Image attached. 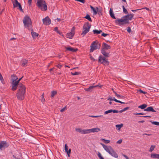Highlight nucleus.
<instances>
[{"label":"nucleus","mask_w":159,"mask_h":159,"mask_svg":"<svg viewBox=\"0 0 159 159\" xmlns=\"http://www.w3.org/2000/svg\"><path fill=\"white\" fill-rule=\"evenodd\" d=\"M26 87L21 83L19 84L18 90L16 94L17 98L20 100H23L25 95Z\"/></svg>","instance_id":"f257e3e1"},{"label":"nucleus","mask_w":159,"mask_h":159,"mask_svg":"<svg viewBox=\"0 0 159 159\" xmlns=\"http://www.w3.org/2000/svg\"><path fill=\"white\" fill-rule=\"evenodd\" d=\"M134 15L132 14H129L122 17L121 19H117L115 20L116 23L119 25H124L129 24V20H131L133 17Z\"/></svg>","instance_id":"f03ea898"},{"label":"nucleus","mask_w":159,"mask_h":159,"mask_svg":"<svg viewBox=\"0 0 159 159\" xmlns=\"http://www.w3.org/2000/svg\"><path fill=\"white\" fill-rule=\"evenodd\" d=\"M100 144L104 149L111 156L116 158L118 157L117 154L111 146H107L102 143Z\"/></svg>","instance_id":"7ed1b4c3"},{"label":"nucleus","mask_w":159,"mask_h":159,"mask_svg":"<svg viewBox=\"0 0 159 159\" xmlns=\"http://www.w3.org/2000/svg\"><path fill=\"white\" fill-rule=\"evenodd\" d=\"M23 22L25 28L30 29L31 28V21L30 19L28 16H25L23 20Z\"/></svg>","instance_id":"20e7f679"},{"label":"nucleus","mask_w":159,"mask_h":159,"mask_svg":"<svg viewBox=\"0 0 159 159\" xmlns=\"http://www.w3.org/2000/svg\"><path fill=\"white\" fill-rule=\"evenodd\" d=\"M38 7L43 11H46L47 9V6L44 0H38L37 1Z\"/></svg>","instance_id":"39448f33"},{"label":"nucleus","mask_w":159,"mask_h":159,"mask_svg":"<svg viewBox=\"0 0 159 159\" xmlns=\"http://www.w3.org/2000/svg\"><path fill=\"white\" fill-rule=\"evenodd\" d=\"M91 25L88 22L86 23L84 25L82 33L81 35L84 36L88 32L91 27Z\"/></svg>","instance_id":"423d86ee"},{"label":"nucleus","mask_w":159,"mask_h":159,"mask_svg":"<svg viewBox=\"0 0 159 159\" xmlns=\"http://www.w3.org/2000/svg\"><path fill=\"white\" fill-rule=\"evenodd\" d=\"M100 44H98V42L94 41L93 42L90 46V51L91 52H93L94 50L97 49H99L100 47Z\"/></svg>","instance_id":"0eeeda50"},{"label":"nucleus","mask_w":159,"mask_h":159,"mask_svg":"<svg viewBox=\"0 0 159 159\" xmlns=\"http://www.w3.org/2000/svg\"><path fill=\"white\" fill-rule=\"evenodd\" d=\"M43 23L45 25H49L51 23V20L48 16H46L42 19Z\"/></svg>","instance_id":"6e6552de"},{"label":"nucleus","mask_w":159,"mask_h":159,"mask_svg":"<svg viewBox=\"0 0 159 159\" xmlns=\"http://www.w3.org/2000/svg\"><path fill=\"white\" fill-rule=\"evenodd\" d=\"M75 28L73 27L71 30V32L68 33L66 34L67 37L69 39H71L74 36L75 34Z\"/></svg>","instance_id":"1a4fd4ad"},{"label":"nucleus","mask_w":159,"mask_h":159,"mask_svg":"<svg viewBox=\"0 0 159 159\" xmlns=\"http://www.w3.org/2000/svg\"><path fill=\"white\" fill-rule=\"evenodd\" d=\"M19 84H18L16 81H12V87L11 89L14 91L16 90L19 86Z\"/></svg>","instance_id":"9d476101"},{"label":"nucleus","mask_w":159,"mask_h":159,"mask_svg":"<svg viewBox=\"0 0 159 159\" xmlns=\"http://www.w3.org/2000/svg\"><path fill=\"white\" fill-rule=\"evenodd\" d=\"M9 145L5 141H2L0 142V150H2L3 148H5L8 147Z\"/></svg>","instance_id":"9b49d317"},{"label":"nucleus","mask_w":159,"mask_h":159,"mask_svg":"<svg viewBox=\"0 0 159 159\" xmlns=\"http://www.w3.org/2000/svg\"><path fill=\"white\" fill-rule=\"evenodd\" d=\"M101 129L98 128H94L91 129H87V134L90 133H94L95 132H98L100 131Z\"/></svg>","instance_id":"f8f14e48"},{"label":"nucleus","mask_w":159,"mask_h":159,"mask_svg":"<svg viewBox=\"0 0 159 159\" xmlns=\"http://www.w3.org/2000/svg\"><path fill=\"white\" fill-rule=\"evenodd\" d=\"M98 61L104 65L106 64H108L109 61L106 60L105 57H99Z\"/></svg>","instance_id":"ddd939ff"},{"label":"nucleus","mask_w":159,"mask_h":159,"mask_svg":"<svg viewBox=\"0 0 159 159\" xmlns=\"http://www.w3.org/2000/svg\"><path fill=\"white\" fill-rule=\"evenodd\" d=\"M111 48V47L110 45L104 43L102 44V50H106L110 49Z\"/></svg>","instance_id":"4468645a"},{"label":"nucleus","mask_w":159,"mask_h":159,"mask_svg":"<svg viewBox=\"0 0 159 159\" xmlns=\"http://www.w3.org/2000/svg\"><path fill=\"white\" fill-rule=\"evenodd\" d=\"M75 130L76 131L82 134H87V129H82L81 128H76Z\"/></svg>","instance_id":"2eb2a0df"},{"label":"nucleus","mask_w":159,"mask_h":159,"mask_svg":"<svg viewBox=\"0 0 159 159\" xmlns=\"http://www.w3.org/2000/svg\"><path fill=\"white\" fill-rule=\"evenodd\" d=\"M112 112H113L114 113H118V110H116L110 109L108 110L105 111L104 112V114L106 115L107 114L111 113Z\"/></svg>","instance_id":"dca6fc26"},{"label":"nucleus","mask_w":159,"mask_h":159,"mask_svg":"<svg viewBox=\"0 0 159 159\" xmlns=\"http://www.w3.org/2000/svg\"><path fill=\"white\" fill-rule=\"evenodd\" d=\"M66 48L67 51L72 52H76L78 50L77 49H74L70 46L67 47H66Z\"/></svg>","instance_id":"f3484780"},{"label":"nucleus","mask_w":159,"mask_h":159,"mask_svg":"<svg viewBox=\"0 0 159 159\" xmlns=\"http://www.w3.org/2000/svg\"><path fill=\"white\" fill-rule=\"evenodd\" d=\"M98 86H99V85H96L94 86H90L88 88L85 89L84 90L86 91L91 92L92 91L93 88L97 87Z\"/></svg>","instance_id":"a211bd4d"},{"label":"nucleus","mask_w":159,"mask_h":159,"mask_svg":"<svg viewBox=\"0 0 159 159\" xmlns=\"http://www.w3.org/2000/svg\"><path fill=\"white\" fill-rule=\"evenodd\" d=\"M144 111L156 112V111L153 109L152 107H149L144 109Z\"/></svg>","instance_id":"6ab92c4d"},{"label":"nucleus","mask_w":159,"mask_h":159,"mask_svg":"<svg viewBox=\"0 0 159 159\" xmlns=\"http://www.w3.org/2000/svg\"><path fill=\"white\" fill-rule=\"evenodd\" d=\"M12 2L14 8L16 7H18L20 4L18 2L17 0H15L13 1H12Z\"/></svg>","instance_id":"aec40b11"},{"label":"nucleus","mask_w":159,"mask_h":159,"mask_svg":"<svg viewBox=\"0 0 159 159\" xmlns=\"http://www.w3.org/2000/svg\"><path fill=\"white\" fill-rule=\"evenodd\" d=\"M151 157L153 158L159 159V154L152 153L151 154Z\"/></svg>","instance_id":"412c9836"},{"label":"nucleus","mask_w":159,"mask_h":159,"mask_svg":"<svg viewBox=\"0 0 159 159\" xmlns=\"http://www.w3.org/2000/svg\"><path fill=\"white\" fill-rule=\"evenodd\" d=\"M101 52L102 53L105 57H109V52H107L106 51V50H102Z\"/></svg>","instance_id":"4be33fe9"},{"label":"nucleus","mask_w":159,"mask_h":159,"mask_svg":"<svg viewBox=\"0 0 159 159\" xmlns=\"http://www.w3.org/2000/svg\"><path fill=\"white\" fill-rule=\"evenodd\" d=\"M110 14L111 17L114 19H116V18L114 14L112 11L111 8L110 10Z\"/></svg>","instance_id":"5701e85b"},{"label":"nucleus","mask_w":159,"mask_h":159,"mask_svg":"<svg viewBox=\"0 0 159 159\" xmlns=\"http://www.w3.org/2000/svg\"><path fill=\"white\" fill-rule=\"evenodd\" d=\"M11 80L12 81H16V80L18 79L17 77L15 75L13 74L11 75Z\"/></svg>","instance_id":"b1692460"},{"label":"nucleus","mask_w":159,"mask_h":159,"mask_svg":"<svg viewBox=\"0 0 159 159\" xmlns=\"http://www.w3.org/2000/svg\"><path fill=\"white\" fill-rule=\"evenodd\" d=\"M93 34H100L102 32V30H93Z\"/></svg>","instance_id":"393cba45"},{"label":"nucleus","mask_w":159,"mask_h":159,"mask_svg":"<svg viewBox=\"0 0 159 159\" xmlns=\"http://www.w3.org/2000/svg\"><path fill=\"white\" fill-rule=\"evenodd\" d=\"M147 107V105L146 104H143L141 105H140L138 107V108H141L142 109H143L146 107Z\"/></svg>","instance_id":"a878e982"},{"label":"nucleus","mask_w":159,"mask_h":159,"mask_svg":"<svg viewBox=\"0 0 159 159\" xmlns=\"http://www.w3.org/2000/svg\"><path fill=\"white\" fill-rule=\"evenodd\" d=\"M129 107H127L125 108H124L123 109L120 110V111H118V113H121L124 111H125L128 110L129 109Z\"/></svg>","instance_id":"bb28decb"},{"label":"nucleus","mask_w":159,"mask_h":159,"mask_svg":"<svg viewBox=\"0 0 159 159\" xmlns=\"http://www.w3.org/2000/svg\"><path fill=\"white\" fill-rule=\"evenodd\" d=\"M90 8L91 10H92L93 12V14L94 15H96L97 13V9H95L94 8L91 6H90Z\"/></svg>","instance_id":"cd10ccee"},{"label":"nucleus","mask_w":159,"mask_h":159,"mask_svg":"<svg viewBox=\"0 0 159 159\" xmlns=\"http://www.w3.org/2000/svg\"><path fill=\"white\" fill-rule=\"evenodd\" d=\"M27 61L26 59L23 60L22 61V65L23 66H25L26 64L27 63Z\"/></svg>","instance_id":"c85d7f7f"},{"label":"nucleus","mask_w":159,"mask_h":159,"mask_svg":"<svg viewBox=\"0 0 159 159\" xmlns=\"http://www.w3.org/2000/svg\"><path fill=\"white\" fill-rule=\"evenodd\" d=\"M31 34L33 38H36L39 35L38 33L34 32H31Z\"/></svg>","instance_id":"c756f323"},{"label":"nucleus","mask_w":159,"mask_h":159,"mask_svg":"<svg viewBox=\"0 0 159 159\" xmlns=\"http://www.w3.org/2000/svg\"><path fill=\"white\" fill-rule=\"evenodd\" d=\"M84 18H85L87 19L90 21L92 22V21L91 19L90 18V16L88 14H87V15L85 17H84Z\"/></svg>","instance_id":"7c9ffc66"},{"label":"nucleus","mask_w":159,"mask_h":159,"mask_svg":"<svg viewBox=\"0 0 159 159\" xmlns=\"http://www.w3.org/2000/svg\"><path fill=\"white\" fill-rule=\"evenodd\" d=\"M156 146L154 145H152L149 149V152H152L155 148Z\"/></svg>","instance_id":"2f4dec72"},{"label":"nucleus","mask_w":159,"mask_h":159,"mask_svg":"<svg viewBox=\"0 0 159 159\" xmlns=\"http://www.w3.org/2000/svg\"><path fill=\"white\" fill-rule=\"evenodd\" d=\"M57 93V92L56 91H53L51 92V97L52 98H53L54 97V96Z\"/></svg>","instance_id":"473e14b6"},{"label":"nucleus","mask_w":159,"mask_h":159,"mask_svg":"<svg viewBox=\"0 0 159 159\" xmlns=\"http://www.w3.org/2000/svg\"><path fill=\"white\" fill-rule=\"evenodd\" d=\"M123 126V125L122 124L120 125H116V128H118V129L120 130Z\"/></svg>","instance_id":"72a5a7b5"},{"label":"nucleus","mask_w":159,"mask_h":159,"mask_svg":"<svg viewBox=\"0 0 159 159\" xmlns=\"http://www.w3.org/2000/svg\"><path fill=\"white\" fill-rule=\"evenodd\" d=\"M96 9L97 10V13H98V14L99 15H102V13L101 10H98V7H96Z\"/></svg>","instance_id":"f704fd0d"},{"label":"nucleus","mask_w":159,"mask_h":159,"mask_svg":"<svg viewBox=\"0 0 159 159\" xmlns=\"http://www.w3.org/2000/svg\"><path fill=\"white\" fill-rule=\"evenodd\" d=\"M81 73L80 72H75L74 73L71 72V74L73 75H75L80 74Z\"/></svg>","instance_id":"c9c22d12"},{"label":"nucleus","mask_w":159,"mask_h":159,"mask_svg":"<svg viewBox=\"0 0 159 159\" xmlns=\"http://www.w3.org/2000/svg\"><path fill=\"white\" fill-rule=\"evenodd\" d=\"M101 140L103 141L105 143H109L110 141L108 140H106L103 139H101Z\"/></svg>","instance_id":"e433bc0d"},{"label":"nucleus","mask_w":159,"mask_h":159,"mask_svg":"<svg viewBox=\"0 0 159 159\" xmlns=\"http://www.w3.org/2000/svg\"><path fill=\"white\" fill-rule=\"evenodd\" d=\"M89 117H93V118H97L98 117H103V115H100L99 116H89Z\"/></svg>","instance_id":"4c0bfd02"},{"label":"nucleus","mask_w":159,"mask_h":159,"mask_svg":"<svg viewBox=\"0 0 159 159\" xmlns=\"http://www.w3.org/2000/svg\"><path fill=\"white\" fill-rule=\"evenodd\" d=\"M122 8L123 12L126 14H128V12L127 11V10L125 8L124 6L123 5L122 6Z\"/></svg>","instance_id":"58836bf2"},{"label":"nucleus","mask_w":159,"mask_h":159,"mask_svg":"<svg viewBox=\"0 0 159 159\" xmlns=\"http://www.w3.org/2000/svg\"><path fill=\"white\" fill-rule=\"evenodd\" d=\"M151 123L153 125H159V122L157 121H152L151 122Z\"/></svg>","instance_id":"ea45409f"},{"label":"nucleus","mask_w":159,"mask_h":159,"mask_svg":"<svg viewBox=\"0 0 159 159\" xmlns=\"http://www.w3.org/2000/svg\"><path fill=\"white\" fill-rule=\"evenodd\" d=\"M42 102L43 103L45 102V99L44 98V93H43L42 95L41 99Z\"/></svg>","instance_id":"a19ab883"},{"label":"nucleus","mask_w":159,"mask_h":159,"mask_svg":"<svg viewBox=\"0 0 159 159\" xmlns=\"http://www.w3.org/2000/svg\"><path fill=\"white\" fill-rule=\"evenodd\" d=\"M0 80L1 81V82L3 84L4 80H3V77L0 73Z\"/></svg>","instance_id":"79ce46f5"},{"label":"nucleus","mask_w":159,"mask_h":159,"mask_svg":"<svg viewBox=\"0 0 159 159\" xmlns=\"http://www.w3.org/2000/svg\"><path fill=\"white\" fill-rule=\"evenodd\" d=\"M98 155L100 159H104L102 156L101 154L99 152H98Z\"/></svg>","instance_id":"37998d69"},{"label":"nucleus","mask_w":159,"mask_h":159,"mask_svg":"<svg viewBox=\"0 0 159 159\" xmlns=\"http://www.w3.org/2000/svg\"><path fill=\"white\" fill-rule=\"evenodd\" d=\"M67 109V108H66V106L65 107H63V108H62L61 110H60V111L61 112H64Z\"/></svg>","instance_id":"c03bdc74"},{"label":"nucleus","mask_w":159,"mask_h":159,"mask_svg":"<svg viewBox=\"0 0 159 159\" xmlns=\"http://www.w3.org/2000/svg\"><path fill=\"white\" fill-rule=\"evenodd\" d=\"M71 150L70 149H69V150H67V152H66L67 153L68 156L69 157H70V153Z\"/></svg>","instance_id":"a18cd8bd"},{"label":"nucleus","mask_w":159,"mask_h":159,"mask_svg":"<svg viewBox=\"0 0 159 159\" xmlns=\"http://www.w3.org/2000/svg\"><path fill=\"white\" fill-rule=\"evenodd\" d=\"M65 152H67V150H68V147L67 146V144H66L65 146Z\"/></svg>","instance_id":"49530a36"},{"label":"nucleus","mask_w":159,"mask_h":159,"mask_svg":"<svg viewBox=\"0 0 159 159\" xmlns=\"http://www.w3.org/2000/svg\"><path fill=\"white\" fill-rule=\"evenodd\" d=\"M114 97L112 98L111 97H110L108 98L107 100H110V101H114Z\"/></svg>","instance_id":"de8ad7c7"},{"label":"nucleus","mask_w":159,"mask_h":159,"mask_svg":"<svg viewBox=\"0 0 159 159\" xmlns=\"http://www.w3.org/2000/svg\"><path fill=\"white\" fill-rule=\"evenodd\" d=\"M18 9L21 11H23V9L22 8V7H21V5L20 4L19 5V6H18Z\"/></svg>","instance_id":"09e8293b"},{"label":"nucleus","mask_w":159,"mask_h":159,"mask_svg":"<svg viewBox=\"0 0 159 159\" xmlns=\"http://www.w3.org/2000/svg\"><path fill=\"white\" fill-rule=\"evenodd\" d=\"M139 91L140 92V93H143L144 94H146L147 93L146 92H144V91H143V90H142L141 89H139Z\"/></svg>","instance_id":"8fccbe9b"},{"label":"nucleus","mask_w":159,"mask_h":159,"mask_svg":"<svg viewBox=\"0 0 159 159\" xmlns=\"http://www.w3.org/2000/svg\"><path fill=\"white\" fill-rule=\"evenodd\" d=\"M75 1L80 2H81L83 3H84L85 2V1L84 0H75Z\"/></svg>","instance_id":"3c124183"},{"label":"nucleus","mask_w":159,"mask_h":159,"mask_svg":"<svg viewBox=\"0 0 159 159\" xmlns=\"http://www.w3.org/2000/svg\"><path fill=\"white\" fill-rule=\"evenodd\" d=\"M127 31L129 32V33H130L131 31V28L130 27H128V28H127Z\"/></svg>","instance_id":"603ef678"},{"label":"nucleus","mask_w":159,"mask_h":159,"mask_svg":"<svg viewBox=\"0 0 159 159\" xmlns=\"http://www.w3.org/2000/svg\"><path fill=\"white\" fill-rule=\"evenodd\" d=\"M122 141V140L121 139L119 140L116 143L117 144H120Z\"/></svg>","instance_id":"864d4df0"},{"label":"nucleus","mask_w":159,"mask_h":159,"mask_svg":"<svg viewBox=\"0 0 159 159\" xmlns=\"http://www.w3.org/2000/svg\"><path fill=\"white\" fill-rule=\"evenodd\" d=\"M108 34H105V33H102V36H103L104 37H106L107 35Z\"/></svg>","instance_id":"5fc2aeb1"},{"label":"nucleus","mask_w":159,"mask_h":159,"mask_svg":"<svg viewBox=\"0 0 159 159\" xmlns=\"http://www.w3.org/2000/svg\"><path fill=\"white\" fill-rule=\"evenodd\" d=\"M13 159H20V158L19 157H16V156H15L14 155H13Z\"/></svg>","instance_id":"6e6d98bb"},{"label":"nucleus","mask_w":159,"mask_h":159,"mask_svg":"<svg viewBox=\"0 0 159 159\" xmlns=\"http://www.w3.org/2000/svg\"><path fill=\"white\" fill-rule=\"evenodd\" d=\"M134 114L136 115H143L144 114V113H134Z\"/></svg>","instance_id":"4d7b16f0"},{"label":"nucleus","mask_w":159,"mask_h":159,"mask_svg":"<svg viewBox=\"0 0 159 159\" xmlns=\"http://www.w3.org/2000/svg\"><path fill=\"white\" fill-rule=\"evenodd\" d=\"M23 77V76H22V77H21L20 79H19L18 80H17V81L16 80V81L17 82L18 84H20V83H19V82L22 79Z\"/></svg>","instance_id":"13d9d810"},{"label":"nucleus","mask_w":159,"mask_h":159,"mask_svg":"<svg viewBox=\"0 0 159 159\" xmlns=\"http://www.w3.org/2000/svg\"><path fill=\"white\" fill-rule=\"evenodd\" d=\"M32 0H28V3L29 5H31V4Z\"/></svg>","instance_id":"bf43d9fd"},{"label":"nucleus","mask_w":159,"mask_h":159,"mask_svg":"<svg viewBox=\"0 0 159 159\" xmlns=\"http://www.w3.org/2000/svg\"><path fill=\"white\" fill-rule=\"evenodd\" d=\"M123 156L126 159H129V158L126 155L123 154Z\"/></svg>","instance_id":"052dcab7"},{"label":"nucleus","mask_w":159,"mask_h":159,"mask_svg":"<svg viewBox=\"0 0 159 159\" xmlns=\"http://www.w3.org/2000/svg\"><path fill=\"white\" fill-rule=\"evenodd\" d=\"M57 66L58 68L60 69L61 68L62 66L61 65L58 64V65H57Z\"/></svg>","instance_id":"680f3d73"},{"label":"nucleus","mask_w":159,"mask_h":159,"mask_svg":"<svg viewBox=\"0 0 159 159\" xmlns=\"http://www.w3.org/2000/svg\"><path fill=\"white\" fill-rule=\"evenodd\" d=\"M54 30L55 31H56L57 32L58 31V27H55L54 28Z\"/></svg>","instance_id":"e2e57ef3"},{"label":"nucleus","mask_w":159,"mask_h":159,"mask_svg":"<svg viewBox=\"0 0 159 159\" xmlns=\"http://www.w3.org/2000/svg\"><path fill=\"white\" fill-rule=\"evenodd\" d=\"M114 101H115L116 102H119V100H117L114 97Z\"/></svg>","instance_id":"0e129e2a"},{"label":"nucleus","mask_w":159,"mask_h":159,"mask_svg":"<svg viewBox=\"0 0 159 159\" xmlns=\"http://www.w3.org/2000/svg\"><path fill=\"white\" fill-rule=\"evenodd\" d=\"M143 135H148V136H150V135H151V134H146V133H145V134H143Z\"/></svg>","instance_id":"69168bd1"},{"label":"nucleus","mask_w":159,"mask_h":159,"mask_svg":"<svg viewBox=\"0 0 159 159\" xmlns=\"http://www.w3.org/2000/svg\"><path fill=\"white\" fill-rule=\"evenodd\" d=\"M140 9H136V10H132V11L134 12H136V11H138V10H140Z\"/></svg>","instance_id":"338daca9"},{"label":"nucleus","mask_w":159,"mask_h":159,"mask_svg":"<svg viewBox=\"0 0 159 159\" xmlns=\"http://www.w3.org/2000/svg\"><path fill=\"white\" fill-rule=\"evenodd\" d=\"M57 32L61 35L62 34L60 32L59 30Z\"/></svg>","instance_id":"774afa93"}]
</instances>
